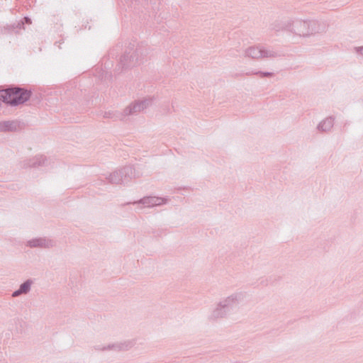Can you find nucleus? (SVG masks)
Listing matches in <instances>:
<instances>
[{
	"label": "nucleus",
	"instance_id": "f257e3e1",
	"mask_svg": "<svg viewBox=\"0 0 363 363\" xmlns=\"http://www.w3.org/2000/svg\"><path fill=\"white\" fill-rule=\"evenodd\" d=\"M30 93L20 88H11L0 91V100L10 104H19L26 101Z\"/></svg>",
	"mask_w": 363,
	"mask_h": 363
},
{
	"label": "nucleus",
	"instance_id": "f03ea898",
	"mask_svg": "<svg viewBox=\"0 0 363 363\" xmlns=\"http://www.w3.org/2000/svg\"><path fill=\"white\" fill-rule=\"evenodd\" d=\"M30 286V283H29V282L24 283L23 284H22L21 286L20 290L16 291L13 294V296H16L21 293L27 292L29 290Z\"/></svg>",
	"mask_w": 363,
	"mask_h": 363
},
{
	"label": "nucleus",
	"instance_id": "7ed1b4c3",
	"mask_svg": "<svg viewBox=\"0 0 363 363\" xmlns=\"http://www.w3.org/2000/svg\"><path fill=\"white\" fill-rule=\"evenodd\" d=\"M326 123H328L329 125H330L331 122H330V121H325V122L323 123V124L322 125V127H323V125H324L325 124H326Z\"/></svg>",
	"mask_w": 363,
	"mask_h": 363
}]
</instances>
